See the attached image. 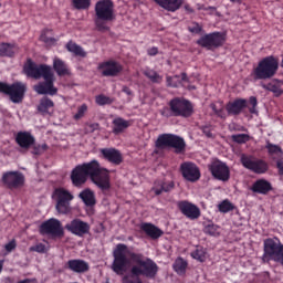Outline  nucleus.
I'll use <instances>...</instances> for the list:
<instances>
[{
	"label": "nucleus",
	"mask_w": 283,
	"mask_h": 283,
	"mask_svg": "<svg viewBox=\"0 0 283 283\" xmlns=\"http://www.w3.org/2000/svg\"><path fill=\"white\" fill-rule=\"evenodd\" d=\"M263 263L273 261L283 266V244L277 238H269L263 241Z\"/></svg>",
	"instance_id": "nucleus-6"
},
{
	"label": "nucleus",
	"mask_w": 283,
	"mask_h": 283,
	"mask_svg": "<svg viewBox=\"0 0 283 283\" xmlns=\"http://www.w3.org/2000/svg\"><path fill=\"white\" fill-rule=\"evenodd\" d=\"M87 180L96 186L102 191L111 189V171L104 167L96 159L90 163L75 166L73 171L70 172V181L73 187L81 188Z\"/></svg>",
	"instance_id": "nucleus-2"
},
{
	"label": "nucleus",
	"mask_w": 283,
	"mask_h": 283,
	"mask_svg": "<svg viewBox=\"0 0 283 283\" xmlns=\"http://www.w3.org/2000/svg\"><path fill=\"white\" fill-rule=\"evenodd\" d=\"M190 258H193L198 262H205V250L202 248L196 249V251L190 252Z\"/></svg>",
	"instance_id": "nucleus-45"
},
{
	"label": "nucleus",
	"mask_w": 283,
	"mask_h": 283,
	"mask_svg": "<svg viewBox=\"0 0 283 283\" xmlns=\"http://www.w3.org/2000/svg\"><path fill=\"white\" fill-rule=\"evenodd\" d=\"M270 191H273V185L265 179H259L251 185V192L266 196Z\"/></svg>",
	"instance_id": "nucleus-25"
},
{
	"label": "nucleus",
	"mask_w": 283,
	"mask_h": 283,
	"mask_svg": "<svg viewBox=\"0 0 283 283\" xmlns=\"http://www.w3.org/2000/svg\"><path fill=\"white\" fill-rule=\"evenodd\" d=\"M210 108L212 109V113H214V115L219 118L226 119L227 115H229L224 112V108H217L214 104H210Z\"/></svg>",
	"instance_id": "nucleus-47"
},
{
	"label": "nucleus",
	"mask_w": 283,
	"mask_h": 283,
	"mask_svg": "<svg viewBox=\"0 0 283 283\" xmlns=\"http://www.w3.org/2000/svg\"><path fill=\"white\" fill-rule=\"evenodd\" d=\"M64 269L73 273L83 274L90 272V263L82 259L67 260Z\"/></svg>",
	"instance_id": "nucleus-21"
},
{
	"label": "nucleus",
	"mask_w": 283,
	"mask_h": 283,
	"mask_svg": "<svg viewBox=\"0 0 283 283\" xmlns=\"http://www.w3.org/2000/svg\"><path fill=\"white\" fill-rule=\"evenodd\" d=\"M2 187L10 191L19 190L24 187V175L19 171H4L0 179Z\"/></svg>",
	"instance_id": "nucleus-15"
},
{
	"label": "nucleus",
	"mask_w": 283,
	"mask_h": 283,
	"mask_svg": "<svg viewBox=\"0 0 283 283\" xmlns=\"http://www.w3.org/2000/svg\"><path fill=\"white\" fill-rule=\"evenodd\" d=\"M240 161L243 169H247L254 175H265L270 169L268 161L261 158H255L253 155H241Z\"/></svg>",
	"instance_id": "nucleus-12"
},
{
	"label": "nucleus",
	"mask_w": 283,
	"mask_h": 283,
	"mask_svg": "<svg viewBox=\"0 0 283 283\" xmlns=\"http://www.w3.org/2000/svg\"><path fill=\"white\" fill-rule=\"evenodd\" d=\"M2 264H3V261L0 260V273H2Z\"/></svg>",
	"instance_id": "nucleus-62"
},
{
	"label": "nucleus",
	"mask_w": 283,
	"mask_h": 283,
	"mask_svg": "<svg viewBox=\"0 0 283 283\" xmlns=\"http://www.w3.org/2000/svg\"><path fill=\"white\" fill-rule=\"evenodd\" d=\"M140 231L145 232V234L153 240H158L164 234L159 228L151 223L140 224Z\"/></svg>",
	"instance_id": "nucleus-29"
},
{
	"label": "nucleus",
	"mask_w": 283,
	"mask_h": 283,
	"mask_svg": "<svg viewBox=\"0 0 283 283\" xmlns=\"http://www.w3.org/2000/svg\"><path fill=\"white\" fill-rule=\"evenodd\" d=\"M94 103H96L97 106H106V105L114 104V98L108 97L104 94H99V95H96V97H94Z\"/></svg>",
	"instance_id": "nucleus-38"
},
{
	"label": "nucleus",
	"mask_w": 283,
	"mask_h": 283,
	"mask_svg": "<svg viewBox=\"0 0 283 283\" xmlns=\"http://www.w3.org/2000/svg\"><path fill=\"white\" fill-rule=\"evenodd\" d=\"M143 75L149 80V83L161 84L163 76L157 73V71L149 67L143 70Z\"/></svg>",
	"instance_id": "nucleus-34"
},
{
	"label": "nucleus",
	"mask_w": 283,
	"mask_h": 283,
	"mask_svg": "<svg viewBox=\"0 0 283 283\" xmlns=\"http://www.w3.org/2000/svg\"><path fill=\"white\" fill-rule=\"evenodd\" d=\"M53 107V101L49 97H43L39 102V106L36 107V111L41 114H49V109Z\"/></svg>",
	"instance_id": "nucleus-35"
},
{
	"label": "nucleus",
	"mask_w": 283,
	"mask_h": 283,
	"mask_svg": "<svg viewBox=\"0 0 283 283\" xmlns=\"http://www.w3.org/2000/svg\"><path fill=\"white\" fill-rule=\"evenodd\" d=\"M17 248V242L14 240H11L7 244H4V251L8 253L12 252Z\"/></svg>",
	"instance_id": "nucleus-50"
},
{
	"label": "nucleus",
	"mask_w": 283,
	"mask_h": 283,
	"mask_svg": "<svg viewBox=\"0 0 283 283\" xmlns=\"http://www.w3.org/2000/svg\"><path fill=\"white\" fill-rule=\"evenodd\" d=\"M174 190V181L157 180L153 187V192L155 196H160L161 193H169Z\"/></svg>",
	"instance_id": "nucleus-28"
},
{
	"label": "nucleus",
	"mask_w": 283,
	"mask_h": 283,
	"mask_svg": "<svg viewBox=\"0 0 283 283\" xmlns=\"http://www.w3.org/2000/svg\"><path fill=\"white\" fill-rule=\"evenodd\" d=\"M273 161H275V167L277 168V176L283 177V161L280 159Z\"/></svg>",
	"instance_id": "nucleus-51"
},
{
	"label": "nucleus",
	"mask_w": 283,
	"mask_h": 283,
	"mask_svg": "<svg viewBox=\"0 0 283 283\" xmlns=\"http://www.w3.org/2000/svg\"><path fill=\"white\" fill-rule=\"evenodd\" d=\"M122 92H123V94H126L128 96L133 95V91H130V88L128 86H123Z\"/></svg>",
	"instance_id": "nucleus-58"
},
{
	"label": "nucleus",
	"mask_w": 283,
	"mask_h": 283,
	"mask_svg": "<svg viewBox=\"0 0 283 283\" xmlns=\"http://www.w3.org/2000/svg\"><path fill=\"white\" fill-rule=\"evenodd\" d=\"M277 65L283 69V57H282V61L281 62H277Z\"/></svg>",
	"instance_id": "nucleus-61"
},
{
	"label": "nucleus",
	"mask_w": 283,
	"mask_h": 283,
	"mask_svg": "<svg viewBox=\"0 0 283 283\" xmlns=\"http://www.w3.org/2000/svg\"><path fill=\"white\" fill-rule=\"evenodd\" d=\"M53 72L57 77H69L71 75L70 67L67 64L61 59H53Z\"/></svg>",
	"instance_id": "nucleus-27"
},
{
	"label": "nucleus",
	"mask_w": 283,
	"mask_h": 283,
	"mask_svg": "<svg viewBox=\"0 0 283 283\" xmlns=\"http://www.w3.org/2000/svg\"><path fill=\"white\" fill-rule=\"evenodd\" d=\"M24 75L29 78L33 80H49L54 78L53 71H51V66L46 64H36L34 61H31V59H27V62H24L23 66Z\"/></svg>",
	"instance_id": "nucleus-10"
},
{
	"label": "nucleus",
	"mask_w": 283,
	"mask_h": 283,
	"mask_svg": "<svg viewBox=\"0 0 283 283\" xmlns=\"http://www.w3.org/2000/svg\"><path fill=\"white\" fill-rule=\"evenodd\" d=\"M280 67L281 66L277 64V57L274 55H268L259 62V65L253 67L251 75L254 81H268L275 77Z\"/></svg>",
	"instance_id": "nucleus-5"
},
{
	"label": "nucleus",
	"mask_w": 283,
	"mask_h": 283,
	"mask_svg": "<svg viewBox=\"0 0 283 283\" xmlns=\"http://www.w3.org/2000/svg\"><path fill=\"white\" fill-rule=\"evenodd\" d=\"M182 82V80H178V75L167 76V87L178 88Z\"/></svg>",
	"instance_id": "nucleus-43"
},
{
	"label": "nucleus",
	"mask_w": 283,
	"mask_h": 283,
	"mask_svg": "<svg viewBox=\"0 0 283 283\" xmlns=\"http://www.w3.org/2000/svg\"><path fill=\"white\" fill-rule=\"evenodd\" d=\"M116 20L114 13V1L99 0L94 4V28L96 32L106 33L111 31L108 23Z\"/></svg>",
	"instance_id": "nucleus-3"
},
{
	"label": "nucleus",
	"mask_w": 283,
	"mask_h": 283,
	"mask_svg": "<svg viewBox=\"0 0 283 283\" xmlns=\"http://www.w3.org/2000/svg\"><path fill=\"white\" fill-rule=\"evenodd\" d=\"M46 251L48 249H45V245L43 243H36V245L29 248V252H35L39 254H44Z\"/></svg>",
	"instance_id": "nucleus-48"
},
{
	"label": "nucleus",
	"mask_w": 283,
	"mask_h": 283,
	"mask_svg": "<svg viewBox=\"0 0 283 283\" xmlns=\"http://www.w3.org/2000/svg\"><path fill=\"white\" fill-rule=\"evenodd\" d=\"M208 171L214 180H220L222 182L229 181V166L220 159H212L210 164H208Z\"/></svg>",
	"instance_id": "nucleus-16"
},
{
	"label": "nucleus",
	"mask_w": 283,
	"mask_h": 283,
	"mask_svg": "<svg viewBox=\"0 0 283 283\" xmlns=\"http://www.w3.org/2000/svg\"><path fill=\"white\" fill-rule=\"evenodd\" d=\"M263 90L273 93L275 97H280L283 94L280 83H268L263 85Z\"/></svg>",
	"instance_id": "nucleus-37"
},
{
	"label": "nucleus",
	"mask_w": 283,
	"mask_h": 283,
	"mask_svg": "<svg viewBox=\"0 0 283 283\" xmlns=\"http://www.w3.org/2000/svg\"><path fill=\"white\" fill-rule=\"evenodd\" d=\"M241 1H243V0H229V2H231V3H241Z\"/></svg>",
	"instance_id": "nucleus-60"
},
{
	"label": "nucleus",
	"mask_w": 283,
	"mask_h": 283,
	"mask_svg": "<svg viewBox=\"0 0 283 283\" xmlns=\"http://www.w3.org/2000/svg\"><path fill=\"white\" fill-rule=\"evenodd\" d=\"M92 6V0H73L75 10H88Z\"/></svg>",
	"instance_id": "nucleus-41"
},
{
	"label": "nucleus",
	"mask_w": 283,
	"mask_h": 283,
	"mask_svg": "<svg viewBox=\"0 0 283 283\" xmlns=\"http://www.w3.org/2000/svg\"><path fill=\"white\" fill-rule=\"evenodd\" d=\"M73 283H77V282H73Z\"/></svg>",
	"instance_id": "nucleus-63"
},
{
	"label": "nucleus",
	"mask_w": 283,
	"mask_h": 283,
	"mask_svg": "<svg viewBox=\"0 0 283 283\" xmlns=\"http://www.w3.org/2000/svg\"><path fill=\"white\" fill-rule=\"evenodd\" d=\"M155 148L159 150L171 148L176 155H181L186 151V142L174 134H161L155 142Z\"/></svg>",
	"instance_id": "nucleus-7"
},
{
	"label": "nucleus",
	"mask_w": 283,
	"mask_h": 283,
	"mask_svg": "<svg viewBox=\"0 0 283 283\" xmlns=\"http://www.w3.org/2000/svg\"><path fill=\"white\" fill-rule=\"evenodd\" d=\"M264 149L268 151V156L272 160H280L282 159V147L277 146L276 144L270 143L269 140L265 142Z\"/></svg>",
	"instance_id": "nucleus-31"
},
{
	"label": "nucleus",
	"mask_w": 283,
	"mask_h": 283,
	"mask_svg": "<svg viewBox=\"0 0 283 283\" xmlns=\"http://www.w3.org/2000/svg\"><path fill=\"white\" fill-rule=\"evenodd\" d=\"M179 81L188 82V75L186 73H181V76H179Z\"/></svg>",
	"instance_id": "nucleus-59"
},
{
	"label": "nucleus",
	"mask_w": 283,
	"mask_h": 283,
	"mask_svg": "<svg viewBox=\"0 0 283 283\" xmlns=\"http://www.w3.org/2000/svg\"><path fill=\"white\" fill-rule=\"evenodd\" d=\"M102 157L111 165L119 166L123 163V155L116 148H104L101 150Z\"/></svg>",
	"instance_id": "nucleus-23"
},
{
	"label": "nucleus",
	"mask_w": 283,
	"mask_h": 283,
	"mask_svg": "<svg viewBox=\"0 0 283 283\" xmlns=\"http://www.w3.org/2000/svg\"><path fill=\"white\" fill-rule=\"evenodd\" d=\"M179 170L181 172V176L184 177V180L188 182H197L198 180H200V169L198 168V166H196V164L191 161H186L181 164Z\"/></svg>",
	"instance_id": "nucleus-17"
},
{
	"label": "nucleus",
	"mask_w": 283,
	"mask_h": 283,
	"mask_svg": "<svg viewBox=\"0 0 283 283\" xmlns=\"http://www.w3.org/2000/svg\"><path fill=\"white\" fill-rule=\"evenodd\" d=\"M65 230L73 235L82 238L90 233V223L82 221L81 219H73L70 223L65 224Z\"/></svg>",
	"instance_id": "nucleus-19"
},
{
	"label": "nucleus",
	"mask_w": 283,
	"mask_h": 283,
	"mask_svg": "<svg viewBox=\"0 0 283 283\" xmlns=\"http://www.w3.org/2000/svg\"><path fill=\"white\" fill-rule=\"evenodd\" d=\"M218 230H220V227L213 223H208L206 227L202 228V233H206L210 237H217L220 235V232H218Z\"/></svg>",
	"instance_id": "nucleus-39"
},
{
	"label": "nucleus",
	"mask_w": 283,
	"mask_h": 283,
	"mask_svg": "<svg viewBox=\"0 0 283 283\" xmlns=\"http://www.w3.org/2000/svg\"><path fill=\"white\" fill-rule=\"evenodd\" d=\"M249 138L250 137L247 134L232 135V142L239 145L247 144L249 142Z\"/></svg>",
	"instance_id": "nucleus-46"
},
{
	"label": "nucleus",
	"mask_w": 283,
	"mask_h": 283,
	"mask_svg": "<svg viewBox=\"0 0 283 283\" xmlns=\"http://www.w3.org/2000/svg\"><path fill=\"white\" fill-rule=\"evenodd\" d=\"M217 210L222 213H228L229 211H234V205L231 203L229 200H224L220 202V205H217Z\"/></svg>",
	"instance_id": "nucleus-42"
},
{
	"label": "nucleus",
	"mask_w": 283,
	"mask_h": 283,
	"mask_svg": "<svg viewBox=\"0 0 283 283\" xmlns=\"http://www.w3.org/2000/svg\"><path fill=\"white\" fill-rule=\"evenodd\" d=\"M39 233L41 235H49L51 239H62L65 234L61 221L53 218L43 221L41 226H39Z\"/></svg>",
	"instance_id": "nucleus-14"
},
{
	"label": "nucleus",
	"mask_w": 283,
	"mask_h": 283,
	"mask_svg": "<svg viewBox=\"0 0 283 283\" xmlns=\"http://www.w3.org/2000/svg\"><path fill=\"white\" fill-rule=\"evenodd\" d=\"M55 78H43V82L34 86V92L39 95L55 96V94H57V88L53 86Z\"/></svg>",
	"instance_id": "nucleus-22"
},
{
	"label": "nucleus",
	"mask_w": 283,
	"mask_h": 283,
	"mask_svg": "<svg viewBox=\"0 0 283 283\" xmlns=\"http://www.w3.org/2000/svg\"><path fill=\"white\" fill-rule=\"evenodd\" d=\"M130 266V275L123 276V283H143L140 276L147 280H155L159 266L151 259L128 250V245L118 243L114 249V262L111 263V271L116 275H123Z\"/></svg>",
	"instance_id": "nucleus-1"
},
{
	"label": "nucleus",
	"mask_w": 283,
	"mask_h": 283,
	"mask_svg": "<svg viewBox=\"0 0 283 283\" xmlns=\"http://www.w3.org/2000/svg\"><path fill=\"white\" fill-rule=\"evenodd\" d=\"M159 8L167 10V12H176L184 6V0H153Z\"/></svg>",
	"instance_id": "nucleus-26"
},
{
	"label": "nucleus",
	"mask_w": 283,
	"mask_h": 283,
	"mask_svg": "<svg viewBox=\"0 0 283 283\" xmlns=\"http://www.w3.org/2000/svg\"><path fill=\"white\" fill-rule=\"evenodd\" d=\"M256 106L258 99L255 96H251L249 99L235 98L234 101L227 103V105L220 109H224L229 116H239L243 109L249 108V113L255 115L258 114V111L255 109Z\"/></svg>",
	"instance_id": "nucleus-8"
},
{
	"label": "nucleus",
	"mask_w": 283,
	"mask_h": 283,
	"mask_svg": "<svg viewBox=\"0 0 283 283\" xmlns=\"http://www.w3.org/2000/svg\"><path fill=\"white\" fill-rule=\"evenodd\" d=\"M98 130V123L87 124V133H94Z\"/></svg>",
	"instance_id": "nucleus-55"
},
{
	"label": "nucleus",
	"mask_w": 283,
	"mask_h": 283,
	"mask_svg": "<svg viewBox=\"0 0 283 283\" xmlns=\"http://www.w3.org/2000/svg\"><path fill=\"white\" fill-rule=\"evenodd\" d=\"M75 197L64 188H55L53 190V200L55 201V211L61 214L70 213V202Z\"/></svg>",
	"instance_id": "nucleus-13"
},
{
	"label": "nucleus",
	"mask_w": 283,
	"mask_h": 283,
	"mask_svg": "<svg viewBox=\"0 0 283 283\" xmlns=\"http://www.w3.org/2000/svg\"><path fill=\"white\" fill-rule=\"evenodd\" d=\"M227 41V35L223 32H211L200 36L196 44L205 50L214 51L224 46V42Z\"/></svg>",
	"instance_id": "nucleus-11"
},
{
	"label": "nucleus",
	"mask_w": 283,
	"mask_h": 283,
	"mask_svg": "<svg viewBox=\"0 0 283 283\" xmlns=\"http://www.w3.org/2000/svg\"><path fill=\"white\" fill-rule=\"evenodd\" d=\"M158 52H159V50L155 46L147 49V55H149V56H157Z\"/></svg>",
	"instance_id": "nucleus-56"
},
{
	"label": "nucleus",
	"mask_w": 283,
	"mask_h": 283,
	"mask_svg": "<svg viewBox=\"0 0 283 283\" xmlns=\"http://www.w3.org/2000/svg\"><path fill=\"white\" fill-rule=\"evenodd\" d=\"M201 130H202V135H206V137L208 138H212V130L210 126H202Z\"/></svg>",
	"instance_id": "nucleus-54"
},
{
	"label": "nucleus",
	"mask_w": 283,
	"mask_h": 283,
	"mask_svg": "<svg viewBox=\"0 0 283 283\" xmlns=\"http://www.w3.org/2000/svg\"><path fill=\"white\" fill-rule=\"evenodd\" d=\"M17 283H39L36 279H24L22 281H17Z\"/></svg>",
	"instance_id": "nucleus-57"
},
{
	"label": "nucleus",
	"mask_w": 283,
	"mask_h": 283,
	"mask_svg": "<svg viewBox=\"0 0 283 283\" xmlns=\"http://www.w3.org/2000/svg\"><path fill=\"white\" fill-rule=\"evenodd\" d=\"M14 143L22 149H29L31 146H35L36 139L29 132H19L14 137Z\"/></svg>",
	"instance_id": "nucleus-24"
},
{
	"label": "nucleus",
	"mask_w": 283,
	"mask_h": 283,
	"mask_svg": "<svg viewBox=\"0 0 283 283\" xmlns=\"http://www.w3.org/2000/svg\"><path fill=\"white\" fill-rule=\"evenodd\" d=\"M65 50H67V52L74 54L75 56H80L82 59L87 57V53H85L82 46L77 45V43L75 42H67L65 44Z\"/></svg>",
	"instance_id": "nucleus-33"
},
{
	"label": "nucleus",
	"mask_w": 283,
	"mask_h": 283,
	"mask_svg": "<svg viewBox=\"0 0 283 283\" xmlns=\"http://www.w3.org/2000/svg\"><path fill=\"white\" fill-rule=\"evenodd\" d=\"M96 69L102 71L104 77H116L123 72V65L114 60L102 62Z\"/></svg>",
	"instance_id": "nucleus-18"
},
{
	"label": "nucleus",
	"mask_w": 283,
	"mask_h": 283,
	"mask_svg": "<svg viewBox=\"0 0 283 283\" xmlns=\"http://www.w3.org/2000/svg\"><path fill=\"white\" fill-rule=\"evenodd\" d=\"M188 31L193 34H200V32H202V27H200V24L196 23L193 27H190L188 29Z\"/></svg>",
	"instance_id": "nucleus-52"
},
{
	"label": "nucleus",
	"mask_w": 283,
	"mask_h": 283,
	"mask_svg": "<svg viewBox=\"0 0 283 283\" xmlns=\"http://www.w3.org/2000/svg\"><path fill=\"white\" fill-rule=\"evenodd\" d=\"M87 104H82L80 106H77V113H75V115H73V120H81L84 117V114H87Z\"/></svg>",
	"instance_id": "nucleus-44"
},
{
	"label": "nucleus",
	"mask_w": 283,
	"mask_h": 283,
	"mask_svg": "<svg viewBox=\"0 0 283 283\" xmlns=\"http://www.w3.org/2000/svg\"><path fill=\"white\" fill-rule=\"evenodd\" d=\"M14 44L0 43V56L12 57L14 56Z\"/></svg>",
	"instance_id": "nucleus-36"
},
{
	"label": "nucleus",
	"mask_w": 283,
	"mask_h": 283,
	"mask_svg": "<svg viewBox=\"0 0 283 283\" xmlns=\"http://www.w3.org/2000/svg\"><path fill=\"white\" fill-rule=\"evenodd\" d=\"M168 105L159 111V115L164 118L181 117L188 119L190 116H193V104L184 97H174L169 101Z\"/></svg>",
	"instance_id": "nucleus-4"
},
{
	"label": "nucleus",
	"mask_w": 283,
	"mask_h": 283,
	"mask_svg": "<svg viewBox=\"0 0 283 283\" xmlns=\"http://www.w3.org/2000/svg\"><path fill=\"white\" fill-rule=\"evenodd\" d=\"M80 200L84 203L86 207H94L96 205V199L94 198V191L90 189H84L78 195Z\"/></svg>",
	"instance_id": "nucleus-32"
},
{
	"label": "nucleus",
	"mask_w": 283,
	"mask_h": 283,
	"mask_svg": "<svg viewBox=\"0 0 283 283\" xmlns=\"http://www.w3.org/2000/svg\"><path fill=\"white\" fill-rule=\"evenodd\" d=\"M187 266H188V263H186V261H184V259L181 258L176 259V261L174 262V271L176 273H179V274L186 273Z\"/></svg>",
	"instance_id": "nucleus-40"
},
{
	"label": "nucleus",
	"mask_w": 283,
	"mask_h": 283,
	"mask_svg": "<svg viewBox=\"0 0 283 283\" xmlns=\"http://www.w3.org/2000/svg\"><path fill=\"white\" fill-rule=\"evenodd\" d=\"M176 207L179 208L181 214L188 218V220H197L200 218V208L198 206L190 203L189 201L182 200L176 203Z\"/></svg>",
	"instance_id": "nucleus-20"
},
{
	"label": "nucleus",
	"mask_w": 283,
	"mask_h": 283,
	"mask_svg": "<svg viewBox=\"0 0 283 283\" xmlns=\"http://www.w3.org/2000/svg\"><path fill=\"white\" fill-rule=\"evenodd\" d=\"M0 94L10 97V102L13 104H20L24 101V94H27V84L23 82H14L8 84L0 82Z\"/></svg>",
	"instance_id": "nucleus-9"
},
{
	"label": "nucleus",
	"mask_w": 283,
	"mask_h": 283,
	"mask_svg": "<svg viewBox=\"0 0 283 283\" xmlns=\"http://www.w3.org/2000/svg\"><path fill=\"white\" fill-rule=\"evenodd\" d=\"M40 40H41V42L46 43V44L55 43V39L54 38L45 36V34H43V33L41 34Z\"/></svg>",
	"instance_id": "nucleus-53"
},
{
	"label": "nucleus",
	"mask_w": 283,
	"mask_h": 283,
	"mask_svg": "<svg viewBox=\"0 0 283 283\" xmlns=\"http://www.w3.org/2000/svg\"><path fill=\"white\" fill-rule=\"evenodd\" d=\"M111 125L114 126L113 129H111V133H114V135L117 136L130 127V122L123 119L122 117H116L113 122H111Z\"/></svg>",
	"instance_id": "nucleus-30"
},
{
	"label": "nucleus",
	"mask_w": 283,
	"mask_h": 283,
	"mask_svg": "<svg viewBox=\"0 0 283 283\" xmlns=\"http://www.w3.org/2000/svg\"><path fill=\"white\" fill-rule=\"evenodd\" d=\"M29 148H33V151H31V154L39 156L41 155L42 151H45V149H49V146L43 144V145H34Z\"/></svg>",
	"instance_id": "nucleus-49"
}]
</instances>
